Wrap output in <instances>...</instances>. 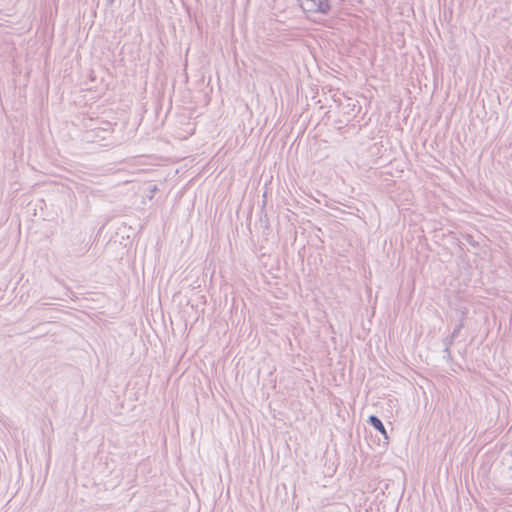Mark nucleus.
<instances>
[{
	"mask_svg": "<svg viewBox=\"0 0 512 512\" xmlns=\"http://www.w3.org/2000/svg\"><path fill=\"white\" fill-rule=\"evenodd\" d=\"M305 13L328 16L333 12L334 0H299Z\"/></svg>",
	"mask_w": 512,
	"mask_h": 512,
	"instance_id": "1",
	"label": "nucleus"
},
{
	"mask_svg": "<svg viewBox=\"0 0 512 512\" xmlns=\"http://www.w3.org/2000/svg\"><path fill=\"white\" fill-rule=\"evenodd\" d=\"M455 310L460 314V324H457L453 332L443 339L444 353H448V357L452 358L450 347L453 345L456 338L459 337L460 331L465 327V320L468 315V308L463 305H458Z\"/></svg>",
	"mask_w": 512,
	"mask_h": 512,
	"instance_id": "2",
	"label": "nucleus"
},
{
	"mask_svg": "<svg viewBox=\"0 0 512 512\" xmlns=\"http://www.w3.org/2000/svg\"><path fill=\"white\" fill-rule=\"evenodd\" d=\"M367 423L377 430L385 439L386 443L389 441L387 430L382 420L376 415H370L367 419Z\"/></svg>",
	"mask_w": 512,
	"mask_h": 512,
	"instance_id": "3",
	"label": "nucleus"
},
{
	"mask_svg": "<svg viewBox=\"0 0 512 512\" xmlns=\"http://www.w3.org/2000/svg\"><path fill=\"white\" fill-rule=\"evenodd\" d=\"M466 240L469 244L473 246H478V243L473 240V237L471 235H467Z\"/></svg>",
	"mask_w": 512,
	"mask_h": 512,
	"instance_id": "4",
	"label": "nucleus"
},
{
	"mask_svg": "<svg viewBox=\"0 0 512 512\" xmlns=\"http://www.w3.org/2000/svg\"><path fill=\"white\" fill-rule=\"evenodd\" d=\"M114 2H115V0H106V6L111 7V6H113Z\"/></svg>",
	"mask_w": 512,
	"mask_h": 512,
	"instance_id": "5",
	"label": "nucleus"
},
{
	"mask_svg": "<svg viewBox=\"0 0 512 512\" xmlns=\"http://www.w3.org/2000/svg\"><path fill=\"white\" fill-rule=\"evenodd\" d=\"M444 358L450 360L451 358L448 357V353H444Z\"/></svg>",
	"mask_w": 512,
	"mask_h": 512,
	"instance_id": "6",
	"label": "nucleus"
},
{
	"mask_svg": "<svg viewBox=\"0 0 512 512\" xmlns=\"http://www.w3.org/2000/svg\"><path fill=\"white\" fill-rule=\"evenodd\" d=\"M156 190H157V187H156V186H154V187H153V189H152V191H153V192H156Z\"/></svg>",
	"mask_w": 512,
	"mask_h": 512,
	"instance_id": "7",
	"label": "nucleus"
}]
</instances>
